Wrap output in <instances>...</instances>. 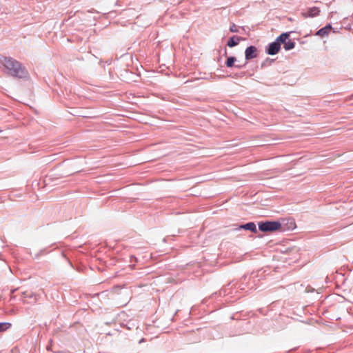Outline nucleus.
Instances as JSON below:
<instances>
[{
	"instance_id": "423d86ee",
	"label": "nucleus",
	"mask_w": 353,
	"mask_h": 353,
	"mask_svg": "<svg viewBox=\"0 0 353 353\" xmlns=\"http://www.w3.org/2000/svg\"><path fill=\"white\" fill-rule=\"evenodd\" d=\"M241 229L250 230L254 233L257 232L256 226L254 222H249L245 224L241 225L237 228V230H241Z\"/></svg>"
},
{
	"instance_id": "20e7f679",
	"label": "nucleus",
	"mask_w": 353,
	"mask_h": 353,
	"mask_svg": "<svg viewBox=\"0 0 353 353\" xmlns=\"http://www.w3.org/2000/svg\"><path fill=\"white\" fill-rule=\"evenodd\" d=\"M256 48L254 46H248L245 50V59L247 61L256 57Z\"/></svg>"
},
{
	"instance_id": "9b49d317",
	"label": "nucleus",
	"mask_w": 353,
	"mask_h": 353,
	"mask_svg": "<svg viewBox=\"0 0 353 353\" xmlns=\"http://www.w3.org/2000/svg\"><path fill=\"white\" fill-rule=\"evenodd\" d=\"M295 43L290 39H287L283 44V48L285 50H290L294 48Z\"/></svg>"
},
{
	"instance_id": "6e6552de",
	"label": "nucleus",
	"mask_w": 353,
	"mask_h": 353,
	"mask_svg": "<svg viewBox=\"0 0 353 353\" xmlns=\"http://www.w3.org/2000/svg\"><path fill=\"white\" fill-rule=\"evenodd\" d=\"M236 61V59L235 57H230L228 58L226 62H225V65L228 67V68H232V67H235L236 68H239V69H241L242 68H243L246 63H245L244 65H234V62Z\"/></svg>"
},
{
	"instance_id": "ddd939ff",
	"label": "nucleus",
	"mask_w": 353,
	"mask_h": 353,
	"mask_svg": "<svg viewBox=\"0 0 353 353\" xmlns=\"http://www.w3.org/2000/svg\"><path fill=\"white\" fill-rule=\"evenodd\" d=\"M230 31L232 32H238L239 30L237 26L234 23H232L230 27Z\"/></svg>"
},
{
	"instance_id": "4468645a",
	"label": "nucleus",
	"mask_w": 353,
	"mask_h": 353,
	"mask_svg": "<svg viewBox=\"0 0 353 353\" xmlns=\"http://www.w3.org/2000/svg\"><path fill=\"white\" fill-rule=\"evenodd\" d=\"M225 56L227 55V50H225Z\"/></svg>"
},
{
	"instance_id": "f257e3e1",
	"label": "nucleus",
	"mask_w": 353,
	"mask_h": 353,
	"mask_svg": "<svg viewBox=\"0 0 353 353\" xmlns=\"http://www.w3.org/2000/svg\"><path fill=\"white\" fill-rule=\"evenodd\" d=\"M0 65L3 71L9 76L23 79L28 75V72L22 64L12 57H3L0 59Z\"/></svg>"
},
{
	"instance_id": "f03ea898",
	"label": "nucleus",
	"mask_w": 353,
	"mask_h": 353,
	"mask_svg": "<svg viewBox=\"0 0 353 353\" xmlns=\"http://www.w3.org/2000/svg\"><path fill=\"white\" fill-rule=\"evenodd\" d=\"M259 230L264 232H272L279 230L281 228V224L279 221H265L259 222Z\"/></svg>"
},
{
	"instance_id": "9d476101",
	"label": "nucleus",
	"mask_w": 353,
	"mask_h": 353,
	"mask_svg": "<svg viewBox=\"0 0 353 353\" xmlns=\"http://www.w3.org/2000/svg\"><path fill=\"white\" fill-rule=\"evenodd\" d=\"M290 32H284L280 34L275 41H277L279 45L281 46V43L284 44L285 41L289 38Z\"/></svg>"
},
{
	"instance_id": "39448f33",
	"label": "nucleus",
	"mask_w": 353,
	"mask_h": 353,
	"mask_svg": "<svg viewBox=\"0 0 353 353\" xmlns=\"http://www.w3.org/2000/svg\"><path fill=\"white\" fill-rule=\"evenodd\" d=\"M320 9L318 7H312L307 9L306 12H303L301 14L303 17H314L319 14Z\"/></svg>"
},
{
	"instance_id": "1a4fd4ad",
	"label": "nucleus",
	"mask_w": 353,
	"mask_h": 353,
	"mask_svg": "<svg viewBox=\"0 0 353 353\" xmlns=\"http://www.w3.org/2000/svg\"><path fill=\"white\" fill-rule=\"evenodd\" d=\"M331 29H332V26L330 24H327L325 27L319 30L316 32V35L321 37H325V36L328 35Z\"/></svg>"
},
{
	"instance_id": "2eb2a0df",
	"label": "nucleus",
	"mask_w": 353,
	"mask_h": 353,
	"mask_svg": "<svg viewBox=\"0 0 353 353\" xmlns=\"http://www.w3.org/2000/svg\"><path fill=\"white\" fill-rule=\"evenodd\" d=\"M47 350H50V346H47Z\"/></svg>"
},
{
	"instance_id": "0eeeda50",
	"label": "nucleus",
	"mask_w": 353,
	"mask_h": 353,
	"mask_svg": "<svg viewBox=\"0 0 353 353\" xmlns=\"http://www.w3.org/2000/svg\"><path fill=\"white\" fill-rule=\"evenodd\" d=\"M243 38L239 36H232L229 39L227 43V46L229 48H233L236 46H237L240 41H242Z\"/></svg>"
},
{
	"instance_id": "f8f14e48",
	"label": "nucleus",
	"mask_w": 353,
	"mask_h": 353,
	"mask_svg": "<svg viewBox=\"0 0 353 353\" xmlns=\"http://www.w3.org/2000/svg\"><path fill=\"white\" fill-rule=\"evenodd\" d=\"M12 324L8 322H0V332H5L10 328Z\"/></svg>"
},
{
	"instance_id": "7ed1b4c3",
	"label": "nucleus",
	"mask_w": 353,
	"mask_h": 353,
	"mask_svg": "<svg viewBox=\"0 0 353 353\" xmlns=\"http://www.w3.org/2000/svg\"><path fill=\"white\" fill-rule=\"evenodd\" d=\"M281 48L279 43L274 41L268 45L265 52L269 55H274L277 54Z\"/></svg>"
}]
</instances>
